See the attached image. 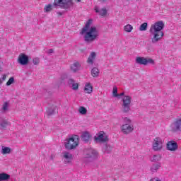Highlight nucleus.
Wrapping results in <instances>:
<instances>
[{"instance_id": "1", "label": "nucleus", "mask_w": 181, "mask_h": 181, "mask_svg": "<svg viewBox=\"0 0 181 181\" xmlns=\"http://www.w3.org/2000/svg\"><path fill=\"white\" fill-rule=\"evenodd\" d=\"M163 28H165V23L163 21H160L154 23L150 28V33L153 35L151 37L152 43H158L159 40H162L165 33H163Z\"/></svg>"}, {"instance_id": "2", "label": "nucleus", "mask_w": 181, "mask_h": 181, "mask_svg": "<svg viewBox=\"0 0 181 181\" xmlns=\"http://www.w3.org/2000/svg\"><path fill=\"white\" fill-rule=\"evenodd\" d=\"M83 35L85 42L93 43L98 37V30L96 27H91L89 30H86Z\"/></svg>"}, {"instance_id": "3", "label": "nucleus", "mask_w": 181, "mask_h": 181, "mask_svg": "<svg viewBox=\"0 0 181 181\" xmlns=\"http://www.w3.org/2000/svg\"><path fill=\"white\" fill-rule=\"evenodd\" d=\"M54 6H59L62 9H70L73 6L72 0H54Z\"/></svg>"}, {"instance_id": "4", "label": "nucleus", "mask_w": 181, "mask_h": 181, "mask_svg": "<svg viewBox=\"0 0 181 181\" xmlns=\"http://www.w3.org/2000/svg\"><path fill=\"white\" fill-rule=\"evenodd\" d=\"M165 143V141L162 139L160 137H156L153 139L152 143V149L155 152H159L162 149H163V144Z\"/></svg>"}, {"instance_id": "5", "label": "nucleus", "mask_w": 181, "mask_h": 181, "mask_svg": "<svg viewBox=\"0 0 181 181\" xmlns=\"http://www.w3.org/2000/svg\"><path fill=\"white\" fill-rule=\"evenodd\" d=\"M131 103H132V97L130 95H124L122 98V110L124 112H129L131 110Z\"/></svg>"}, {"instance_id": "6", "label": "nucleus", "mask_w": 181, "mask_h": 181, "mask_svg": "<svg viewBox=\"0 0 181 181\" xmlns=\"http://www.w3.org/2000/svg\"><path fill=\"white\" fill-rule=\"evenodd\" d=\"M78 146V138L71 137L68 140V142L65 144L66 149H74Z\"/></svg>"}, {"instance_id": "7", "label": "nucleus", "mask_w": 181, "mask_h": 181, "mask_svg": "<svg viewBox=\"0 0 181 181\" xmlns=\"http://www.w3.org/2000/svg\"><path fill=\"white\" fill-rule=\"evenodd\" d=\"M136 63H137L138 64H143L144 66H146V64H153L155 63V61H153V59L151 58L146 59L142 57H136Z\"/></svg>"}, {"instance_id": "8", "label": "nucleus", "mask_w": 181, "mask_h": 181, "mask_svg": "<svg viewBox=\"0 0 181 181\" xmlns=\"http://www.w3.org/2000/svg\"><path fill=\"white\" fill-rule=\"evenodd\" d=\"M96 142L104 144L108 141V136L104 132H100L94 137Z\"/></svg>"}, {"instance_id": "9", "label": "nucleus", "mask_w": 181, "mask_h": 181, "mask_svg": "<svg viewBox=\"0 0 181 181\" xmlns=\"http://www.w3.org/2000/svg\"><path fill=\"white\" fill-rule=\"evenodd\" d=\"M18 63L21 66L28 65L29 64V57L23 53L20 54L18 58Z\"/></svg>"}, {"instance_id": "10", "label": "nucleus", "mask_w": 181, "mask_h": 181, "mask_svg": "<svg viewBox=\"0 0 181 181\" xmlns=\"http://www.w3.org/2000/svg\"><path fill=\"white\" fill-rule=\"evenodd\" d=\"M121 128L122 132H123V134H125L126 135H128V134H131V132L134 131V125L129 124V123L123 124Z\"/></svg>"}, {"instance_id": "11", "label": "nucleus", "mask_w": 181, "mask_h": 181, "mask_svg": "<svg viewBox=\"0 0 181 181\" xmlns=\"http://www.w3.org/2000/svg\"><path fill=\"white\" fill-rule=\"evenodd\" d=\"M178 146L177 143H176L175 141H170L167 143V149L171 152H175V151H177Z\"/></svg>"}, {"instance_id": "12", "label": "nucleus", "mask_w": 181, "mask_h": 181, "mask_svg": "<svg viewBox=\"0 0 181 181\" xmlns=\"http://www.w3.org/2000/svg\"><path fill=\"white\" fill-rule=\"evenodd\" d=\"M173 128L174 131H180L181 130V118H177L175 119L173 123Z\"/></svg>"}, {"instance_id": "13", "label": "nucleus", "mask_w": 181, "mask_h": 181, "mask_svg": "<svg viewBox=\"0 0 181 181\" xmlns=\"http://www.w3.org/2000/svg\"><path fill=\"white\" fill-rule=\"evenodd\" d=\"M95 57H97V54L94 52H91L90 54L89 55L86 61L88 64L93 66L94 64V61L95 60Z\"/></svg>"}, {"instance_id": "14", "label": "nucleus", "mask_w": 181, "mask_h": 181, "mask_svg": "<svg viewBox=\"0 0 181 181\" xmlns=\"http://www.w3.org/2000/svg\"><path fill=\"white\" fill-rule=\"evenodd\" d=\"M91 23H93V20L89 19L86 22L85 26L81 30V35H84V33H86V30H88L91 29V27H90Z\"/></svg>"}, {"instance_id": "15", "label": "nucleus", "mask_w": 181, "mask_h": 181, "mask_svg": "<svg viewBox=\"0 0 181 181\" xmlns=\"http://www.w3.org/2000/svg\"><path fill=\"white\" fill-rule=\"evenodd\" d=\"M63 158H65V162L70 163L73 160V154L69 152L65 151L63 153Z\"/></svg>"}, {"instance_id": "16", "label": "nucleus", "mask_w": 181, "mask_h": 181, "mask_svg": "<svg viewBox=\"0 0 181 181\" xmlns=\"http://www.w3.org/2000/svg\"><path fill=\"white\" fill-rule=\"evenodd\" d=\"M68 84L69 86H72V90H78V83H76L74 79L69 78L68 80Z\"/></svg>"}, {"instance_id": "17", "label": "nucleus", "mask_w": 181, "mask_h": 181, "mask_svg": "<svg viewBox=\"0 0 181 181\" xmlns=\"http://www.w3.org/2000/svg\"><path fill=\"white\" fill-rule=\"evenodd\" d=\"M84 91L86 94H91L93 93V86L90 83H86L85 84Z\"/></svg>"}, {"instance_id": "18", "label": "nucleus", "mask_w": 181, "mask_h": 181, "mask_svg": "<svg viewBox=\"0 0 181 181\" xmlns=\"http://www.w3.org/2000/svg\"><path fill=\"white\" fill-rule=\"evenodd\" d=\"M95 11L97 13H99L100 16H105V15H107V8H103L101 10H99L98 7L95 6Z\"/></svg>"}, {"instance_id": "19", "label": "nucleus", "mask_w": 181, "mask_h": 181, "mask_svg": "<svg viewBox=\"0 0 181 181\" xmlns=\"http://www.w3.org/2000/svg\"><path fill=\"white\" fill-rule=\"evenodd\" d=\"M90 138H91V136L90 135V133L87 132H83L81 135V139L85 142H88V141H90Z\"/></svg>"}, {"instance_id": "20", "label": "nucleus", "mask_w": 181, "mask_h": 181, "mask_svg": "<svg viewBox=\"0 0 181 181\" xmlns=\"http://www.w3.org/2000/svg\"><path fill=\"white\" fill-rule=\"evenodd\" d=\"M78 69H80V63L78 62H75L71 66V70L74 71V73L78 71Z\"/></svg>"}, {"instance_id": "21", "label": "nucleus", "mask_w": 181, "mask_h": 181, "mask_svg": "<svg viewBox=\"0 0 181 181\" xmlns=\"http://www.w3.org/2000/svg\"><path fill=\"white\" fill-rule=\"evenodd\" d=\"M91 76L93 77H98L100 76V70L97 67H94L91 70Z\"/></svg>"}, {"instance_id": "22", "label": "nucleus", "mask_w": 181, "mask_h": 181, "mask_svg": "<svg viewBox=\"0 0 181 181\" xmlns=\"http://www.w3.org/2000/svg\"><path fill=\"white\" fill-rule=\"evenodd\" d=\"M85 153L86 154V158H91L92 156L95 155L97 152H95V151L93 149H88L86 151H85Z\"/></svg>"}, {"instance_id": "23", "label": "nucleus", "mask_w": 181, "mask_h": 181, "mask_svg": "<svg viewBox=\"0 0 181 181\" xmlns=\"http://www.w3.org/2000/svg\"><path fill=\"white\" fill-rule=\"evenodd\" d=\"M11 178V175L6 173H1L0 174V181L9 180Z\"/></svg>"}, {"instance_id": "24", "label": "nucleus", "mask_w": 181, "mask_h": 181, "mask_svg": "<svg viewBox=\"0 0 181 181\" xmlns=\"http://www.w3.org/2000/svg\"><path fill=\"white\" fill-rule=\"evenodd\" d=\"M133 29H134V27L130 24H127L124 27V32H127L129 33L132 32Z\"/></svg>"}, {"instance_id": "25", "label": "nucleus", "mask_w": 181, "mask_h": 181, "mask_svg": "<svg viewBox=\"0 0 181 181\" xmlns=\"http://www.w3.org/2000/svg\"><path fill=\"white\" fill-rule=\"evenodd\" d=\"M160 168V164H154L151 168V172L155 173L158 172V170Z\"/></svg>"}, {"instance_id": "26", "label": "nucleus", "mask_w": 181, "mask_h": 181, "mask_svg": "<svg viewBox=\"0 0 181 181\" xmlns=\"http://www.w3.org/2000/svg\"><path fill=\"white\" fill-rule=\"evenodd\" d=\"M53 9V6L52 4H47L44 7V12H50Z\"/></svg>"}, {"instance_id": "27", "label": "nucleus", "mask_w": 181, "mask_h": 181, "mask_svg": "<svg viewBox=\"0 0 181 181\" xmlns=\"http://www.w3.org/2000/svg\"><path fill=\"white\" fill-rule=\"evenodd\" d=\"M146 29H148V23H144L139 27V30L141 32H144V30H146Z\"/></svg>"}, {"instance_id": "28", "label": "nucleus", "mask_w": 181, "mask_h": 181, "mask_svg": "<svg viewBox=\"0 0 181 181\" xmlns=\"http://www.w3.org/2000/svg\"><path fill=\"white\" fill-rule=\"evenodd\" d=\"M162 159V156L160 155H154L153 156V158L151 162H159Z\"/></svg>"}, {"instance_id": "29", "label": "nucleus", "mask_w": 181, "mask_h": 181, "mask_svg": "<svg viewBox=\"0 0 181 181\" xmlns=\"http://www.w3.org/2000/svg\"><path fill=\"white\" fill-rule=\"evenodd\" d=\"M78 112L81 114V115H86V114H87V109L83 106H81L78 109Z\"/></svg>"}, {"instance_id": "30", "label": "nucleus", "mask_w": 181, "mask_h": 181, "mask_svg": "<svg viewBox=\"0 0 181 181\" xmlns=\"http://www.w3.org/2000/svg\"><path fill=\"white\" fill-rule=\"evenodd\" d=\"M2 155H6V153H11V148L4 147L1 151Z\"/></svg>"}, {"instance_id": "31", "label": "nucleus", "mask_w": 181, "mask_h": 181, "mask_svg": "<svg viewBox=\"0 0 181 181\" xmlns=\"http://www.w3.org/2000/svg\"><path fill=\"white\" fill-rule=\"evenodd\" d=\"M112 94L113 97H118V88L117 86L113 87Z\"/></svg>"}, {"instance_id": "32", "label": "nucleus", "mask_w": 181, "mask_h": 181, "mask_svg": "<svg viewBox=\"0 0 181 181\" xmlns=\"http://www.w3.org/2000/svg\"><path fill=\"white\" fill-rule=\"evenodd\" d=\"M15 83V78L13 77H11L8 81L6 82V86H11Z\"/></svg>"}, {"instance_id": "33", "label": "nucleus", "mask_w": 181, "mask_h": 181, "mask_svg": "<svg viewBox=\"0 0 181 181\" xmlns=\"http://www.w3.org/2000/svg\"><path fill=\"white\" fill-rule=\"evenodd\" d=\"M8 125H9V122H8L7 121H3L1 123L0 127H1V128L3 129H5Z\"/></svg>"}, {"instance_id": "34", "label": "nucleus", "mask_w": 181, "mask_h": 181, "mask_svg": "<svg viewBox=\"0 0 181 181\" xmlns=\"http://www.w3.org/2000/svg\"><path fill=\"white\" fill-rule=\"evenodd\" d=\"M33 64H35V66H37V64H39V63H40V59H39V58H37V57L34 58L33 59Z\"/></svg>"}, {"instance_id": "35", "label": "nucleus", "mask_w": 181, "mask_h": 181, "mask_svg": "<svg viewBox=\"0 0 181 181\" xmlns=\"http://www.w3.org/2000/svg\"><path fill=\"white\" fill-rule=\"evenodd\" d=\"M8 103L5 102L2 107L3 111H6L8 110Z\"/></svg>"}, {"instance_id": "36", "label": "nucleus", "mask_w": 181, "mask_h": 181, "mask_svg": "<svg viewBox=\"0 0 181 181\" xmlns=\"http://www.w3.org/2000/svg\"><path fill=\"white\" fill-rule=\"evenodd\" d=\"M5 80H6V75L4 74V75H2V78H1L2 83H4V81H5Z\"/></svg>"}, {"instance_id": "37", "label": "nucleus", "mask_w": 181, "mask_h": 181, "mask_svg": "<svg viewBox=\"0 0 181 181\" xmlns=\"http://www.w3.org/2000/svg\"><path fill=\"white\" fill-rule=\"evenodd\" d=\"M124 95H125V93H124V92H122V93H121L120 94H118V97H117V98H119V97H122V96H124Z\"/></svg>"}, {"instance_id": "38", "label": "nucleus", "mask_w": 181, "mask_h": 181, "mask_svg": "<svg viewBox=\"0 0 181 181\" xmlns=\"http://www.w3.org/2000/svg\"><path fill=\"white\" fill-rule=\"evenodd\" d=\"M57 15H58V16H62V15H63V13L62 12H57Z\"/></svg>"}, {"instance_id": "39", "label": "nucleus", "mask_w": 181, "mask_h": 181, "mask_svg": "<svg viewBox=\"0 0 181 181\" xmlns=\"http://www.w3.org/2000/svg\"><path fill=\"white\" fill-rule=\"evenodd\" d=\"M2 71V67L0 66V73ZM0 84H2V79H0Z\"/></svg>"}, {"instance_id": "40", "label": "nucleus", "mask_w": 181, "mask_h": 181, "mask_svg": "<svg viewBox=\"0 0 181 181\" xmlns=\"http://www.w3.org/2000/svg\"><path fill=\"white\" fill-rule=\"evenodd\" d=\"M53 52H54L53 49H49L48 50V53H53Z\"/></svg>"}, {"instance_id": "41", "label": "nucleus", "mask_w": 181, "mask_h": 181, "mask_svg": "<svg viewBox=\"0 0 181 181\" xmlns=\"http://www.w3.org/2000/svg\"><path fill=\"white\" fill-rule=\"evenodd\" d=\"M126 121H127L128 124H131V120L126 117Z\"/></svg>"}, {"instance_id": "42", "label": "nucleus", "mask_w": 181, "mask_h": 181, "mask_svg": "<svg viewBox=\"0 0 181 181\" xmlns=\"http://www.w3.org/2000/svg\"><path fill=\"white\" fill-rule=\"evenodd\" d=\"M76 2H81V0H75Z\"/></svg>"}]
</instances>
